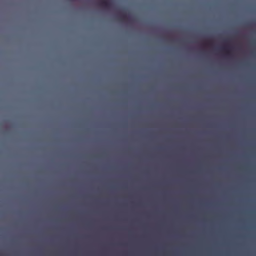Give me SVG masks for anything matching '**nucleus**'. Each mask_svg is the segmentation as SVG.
<instances>
[{"label":"nucleus","instance_id":"7ed1b4c3","mask_svg":"<svg viewBox=\"0 0 256 256\" xmlns=\"http://www.w3.org/2000/svg\"><path fill=\"white\" fill-rule=\"evenodd\" d=\"M127 19L128 16L125 14H122L120 17V20L122 21L126 20Z\"/></svg>","mask_w":256,"mask_h":256},{"label":"nucleus","instance_id":"f03ea898","mask_svg":"<svg viewBox=\"0 0 256 256\" xmlns=\"http://www.w3.org/2000/svg\"><path fill=\"white\" fill-rule=\"evenodd\" d=\"M223 51L224 52L226 56H231V52L228 47H224L222 48Z\"/></svg>","mask_w":256,"mask_h":256},{"label":"nucleus","instance_id":"f257e3e1","mask_svg":"<svg viewBox=\"0 0 256 256\" xmlns=\"http://www.w3.org/2000/svg\"><path fill=\"white\" fill-rule=\"evenodd\" d=\"M100 5L106 8H110L111 6V4L107 0H100Z\"/></svg>","mask_w":256,"mask_h":256}]
</instances>
